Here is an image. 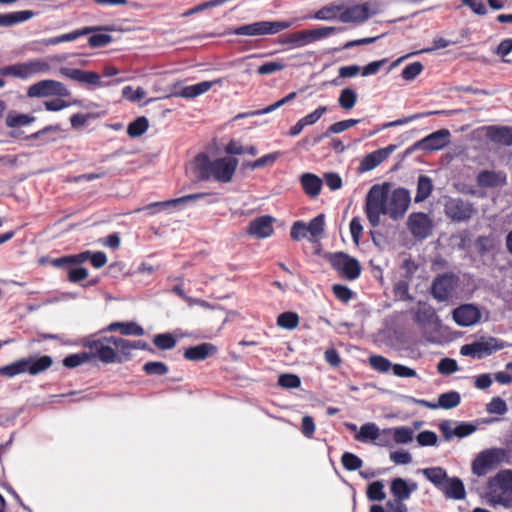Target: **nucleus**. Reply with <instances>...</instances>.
Returning <instances> with one entry per match:
<instances>
[{
    "label": "nucleus",
    "mask_w": 512,
    "mask_h": 512,
    "mask_svg": "<svg viewBox=\"0 0 512 512\" xmlns=\"http://www.w3.org/2000/svg\"><path fill=\"white\" fill-rule=\"evenodd\" d=\"M196 171L201 180H214L228 183L232 180L238 166V160L233 157L210 160L207 154L201 153L195 157Z\"/></svg>",
    "instance_id": "1"
},
{
    "label": "nucleus",
    "mask_w": 512,
    "mask_h": 512,
    "mask_svg": "<svg viewBox=\"0 0 512 512\" xmlns=\"http://www.w3.org/2000/svg\"><path fill=\"white\" fill-rule=\"evenodd\" d=\"M388 187L387 184L373 185L367 193L364 211L370 225H380V216L387 215Z\"/></svg>",
    "instance_id": "2"
},
{
    "label": "nucleus",
    "mask_w": 512,
    "mask_h": 512,
    "mask_svg": "<svg viewBox=\"0 0 512 512\" xmlns=\"http://www.w3.org/2000/svg\"><path fill=\"white\" fill-rule=\"evenodd\" d=\"M119 337L115 336H103L95 340L88 341L85 347L90 349V357L97 358L101 362L110 363H122L123 356L120 353V344L118 342Z\"/></svg>",
    "instance_id": "3"
},
{
    "label": "nucleus",
    "mask_w": 512,
    "mask_h": 512,
    "mask_svg": "<svg viewBox=\"0 0 512 512\" xmlns=\"http://www.w3.org/2000/svg\"><path fill=\"white\" fill-rule=\"evenodd\" d=\"M53 364L51 356L44 355L39 358L29 357L17 360L9 365L0 367V375L14 377L22 373L37 375L49 369Z\"/></svg>",
    "instance_id": "4"
},
{
    "label": "nucleus",
    "mask_w": 512,
    "mask_h": 512,
    "mask_svg": "<svg viewBox=\"0 0 512 512\" xmlns=\"http://www.w3.org/2000/svg\"><path fill=\"white\" fill-rule=\"evenodd\" d=\"M511 493L512 470H501L488 481V495L493 503L510 506Z\"/></svg>",
    "instance_id": "5"
},
{
    "label": "nucleus",
    "mask_w": 512,
    "mask_h": 512,
    "mask_svg": "<svg viewBox=\"0 0 512 512\" xmlns=\"http://www.w3.org/2000/svg\"><path fill=\"white\" fill-rule=\"evenodd\" d=\"M50 70L51 65L49 62L45 59L38 58L2 67L0 68V75L26 80L36 75L48 73Z\"/></svg>",
    "instance_id": "6"
},
{
    "label": "nucleus",
    "mask_w": 512,
    "mask_h": 512,
    "mask_svg": "<svg viewBox=\"0 0 512 512\" xmlns=\"http://www.w3.org/2000/svg\"><path fill=\"white\" fill-rule=\"evenodd\" d=\"M508 453L503 448H490L478 454L472 462V471L477 476H484L507 460Z\"/></svg>",
    "instance_id": "7"
},
{
    "label": "nucleus",
    "mask_w": 512,
    "mask_h": 512,
    "mask_svg": "<svg viewBox=\"0 0 512 512\" xmlns=\"http://www.w3.org/2000/svg\"><path fill=\"white\" fill-rule=\"evenodd\" d=\"M290 26L291 23L288 21H259L239 26L231 33L245 36L272 35L286 30Z\"/></svg>",
    "instance_id": "8"
},
{
    "label": "nucleus",
    "mask_w": 512,
    "mask_h": 512,
    "mask_svg": "<svg viewBox=\"0 0 512 512\" xmlns=\"http://www.w3.org/2000/svg\"><path fill=\"white\" fill-rule=\"evenodd\" d=\"M329 263L342 278L347 280H355L361 274L359 261L344 252H337L330 255Z\"/></svg>",
    "instance_id": "9"
},
{
    "label": "nucleus",
    "mask_w": 512,
    "mask_h": 512,
    "mask_svg": "<svg viewBox=\"0 0 512 512\" xmlns=\"http://www.w3.org/2000/svg\"><path fill=\"white\" fill-rule=\"evenodd\" d=\"M70 95V90L62 82L50 79L38 81L27 90V96L30 98L69 97Z\"/></svg>",
    "instance_id": "10"
},
{
    "label": "nucleus",
    "mask_w": 512,
    "mask_h": 512,
    "mask_svg": "<svg viewBox=\"0 0 512 512\" xmlns=\"http://www.w3.org/2000/svg\"><path fill=\"white\" fill-rule=\"evenodd\" d=\"M444 212L447 218L460 223L469 221L476 213V209L468 200L449 197L445 201Z\"/></svg>",
    "instance_id": "11"
},
{
    "label": "nucleus",
    "mask_w": 512,
    "mask_h": 512,
    "mask_svg": "<svg viewBox=\"0 0 512 512\" xmlns=\"http://www.w3.org/2000/svg\"><path fill=\"white\" fill-rule=\"evenodd\" d=\"M505 347L506 344L504 342L499 341L497 338L489 337L488 339L463 345L460 349V353L463 356L482 359Z\"/></svg>",
    "instance_id": "12"
},
{
    "label": "nucleus",
    "mask_w": 512,
    "mask_h": 512,
    "mask_svg": "<svg viewBox=\"0 0 512 512\" xmlns=\"http://www.w3.org/2000/svg\"><path fill=\"white\" fill-rule=\"evenodd\" d=\"M410 202L411 196L408 189L403 187L394 189L390 195L388 194L387 215L393 220L402 218L408 210Z\"/></svg>",
    "instance_id": "13"
},
{
    "label": "nucleus",
    "mask_w": 512,
    "mask_h": 512,
    "mask_svg": "<svg viewBox=\"0 0 512 512\" xmlns=\"http://www.w3.org/2000/svg\"><path fill=\"white\" fill-rule=\"evenodd\" d=\"M457 277L453 274L438 275L432 282L431 294L438 301L448 300L457 285Z\"/></svg>",
    "instance_id": "14"
},
{
    "label": "nucleus",
    "mask_w": 512,
    "mask_h": 512,
    "mask_svg": "<svg viewBox=\"0 0 512 512\" xmlns=\"http://www.w3.org/2000/svg\"><path fill=\"white\" fill-rule=\"evenodd\" d=\"M450 136L448 129H440L418 141L414 147L428 152L437 151L450 143Z\"/></svg>",
    "instance_id": "15"
},
{
    "label": "nucleus",
    "mask_w": 512,
    "mask_h": 512,
    "mask_svg": "<svg viewBox=\"0 0 512 512\" xmlns=\"http://www.w3.org/2000/svg\"><path fill=\"white\" fill-rule=\"evenodd\" d=\"M59 72L62 76L79 83H86L94 87H102L105 85V83L101 81L100 75L94 71L61 67Z\"/></svg>",
    "instance_id": "16"
},
{
    "label": "nucleus",
    "mask_w": 512,
    "mask_h": 512,
    "mask_svg": "<svg viewBox=\"0 0 512 512\" xmlns=\"http://www.w3.org/2000/svg\"><path fill=\"white\" fill-rule=\"evenodd\" d=\"M481 318L480 310L472 304H463L453 310L454 321L462 327L476 324Z\"/></svg>",
    "instance_id": "17"
},
{
    "label": "nucleus",
    "mask_w": 512,
    "mask_h": 512,
    "mask_svg": "<svg viewBox=\"0 0 512 512\" xmlns=\"http://www.w3.org/2000/svg\"><path fill=\"white\" fill-rule=\"evenodd\" d=\"M480 188H497L507 184V174L504 171L481 170L476 176Z\"/></svg>",
    "instance_id": "18"
},
{
    "label": "nucleus",
    "mask_w": 512,
    "mask_h": 512,
    "mask_svg": "<svg viewBox=\"0 0 512 512\" xmlns=\"http://www.w3.org/2000/svg\"><path fill=\"white\" fill-rule=\"evenodd\" d=\"M408 228L417 238H426L429 235L431 224L427 214L423 212L412 213L408 217Z\"/></svg>",
    "instance_id": "19"
},
{
    "label": "nucleus",
    "mask_w": 512,
    "mask_h": 512,
    "mask_svg": "<svg viewBox=\"0 0 512 512\" xmlns=\"http://www.w3.org/2000/svg\"><path fill=\"white\" fill-rule=\"evenodd\" d=\"M274 218L269 215L257 217L247 227V233L259 239L270 237L273 232Z\"/></svg>",
    "instance_id": "20"
},
{
    "label": "nucleus",
    "mask_w": 512,
    "mask_h": 512,
    "mask_svg": "<svg viewBox=\"0 0 512 512\" xmlns=\"http://www.w3.org/2000/svg\"><path fill=\"white\" fill-rule=\"evenodd\" d=\"M395 149L396 145L391 144L385 148H381L367 154L360 163V170L363 172L373 170L379 164L385 161Z\"/></svg>",
    "instance_id": "21"
},
{
    "label": "nucleus",
    "mask_w": 512,
    "mask_h": 512,
    "mask_svg": "<svg viewBox=\"0 0 512 512\" xmlns=\"http://www.w3.org/2000/svg\"><path fill=\"white\" fill-rule=\"evenodd\" d=\"M369 18V8L367 4L345 7L341 10L340 21L343 23H363Z\"/></svg>",
    "instance_id": "22"
},
{
    "label": "nucleus",
    "mask_w": 512,
    "mask_h": 512,
    "mask_svg": "<svg viewBox=\"0 0 512 512\" xmlns=\"http://www.w3.org/2000/svg\"><path fill=\"white\" fill-rule=\"evenodd\" d=\"M217 352L215 345L211 343H201L196 346H191L185 349L184 358L189 361H204L209 356L214 355Z\"/></svg>",
    "instance_id": "23"
},
{
    "label": "nucleus",
    "mask_w": 512,
    "mask_h": 512,
    "mask_svg": "<svg viewBox=\"0 0 512 512\" xmlns=\"http://www.w3.org/2000/svg\"><path fill=\"white\" fill-rule=\"evenodd\" d=\"M460 402V394L456 391H450L439 395L438 404L431 403L427 400H417L418 404L430 409H436L438 407H441L443 409H452L457 407L460 404Z\"/></svg>",
    "instance_id": "24"
},
{
    "label": "nucleus",
    "mask_w": 512,
    "mask_h": 512,
    "mask_svg": "<svg viewBox=\"0 0 512 512\" xmlns=\"http://www.w3.org/2000/svg\"><path fill=\"white\" fill-rule=\"evenodd\" d=\"M100 30H110V29L107 27L103 28V27H99V26H87V27H83L81 29L71 31L66 34H62L60 36H55V37L49 38L45 41V44L46 45H57L62 42L74 41L81 36H85V35L94 33L96 31H100Z\"/></svg>",
    "instance_id": "25"
},
{
    "label": "nucleus",
    "mask_w": 512,
    "mask_h": 512,
    "mask_svg": "<svg viewBox=\"0 0 512 512\" xmlns=\"http://www.w3.org/2000/svg\"><path fill=\"white\" fill-rule=\"evenodd\" d=\"M487 138L499 145H512V127L509 126H489L487 127Z\"/></svg>",
    "instance_id": "26"
},
{
    "label": "nucleus",
    "mask_w": 512,
    "mask_h": 512,
    "mask_svg": "<svg viewBox=\"0 0 512 512\" xmlns=\"http://www.w3.org/2000/svg\"><path fill=\"white\" fill-rule=\"evenodd\" d=\"M417 489L415 482L408 483L403 478H395L391 481L390 491L394 499L408 500L411 494Z\"/></svg>",
    "instance_id": "27"
},
{
    "label": "nucleus",
    "mask_w": 512,
    "mask_h": 512,
    "mask_svg": "<svg viewBox=\"0 0 512 512\" xmlns=\"http://www.w3.org/2000/svg\"><path fill=\"white\" fill-rule=\"evenodd\" d=\"M441 491L444 493L446 498L450 499L462 500L466 496L464 484L457 477L449 478Z\"/></svg>",
    "instance_id": "28"
},
{
    "label": "nucleus",
    "mask_w": 512,
    "mask_h": 512,
    "mask_svg": "<svg viewBox=\"0 0 512 512\" xmlns=\"http://www.w3.org/2000/svg\"><path fill=\"white\" fill-rule=\"evenodd\" d=\"M303 191L310 197H316L320 194L322 180L315 174L304 173L300 178Z\"/></svg>",
    "instance_id": "29"
},
{
    "label": "nucleus",
    "mask_w": 512,
    "mask_h": 512,
    "mask_svg": "<svg viewBox=\"0 0 512 512\" xmlns=\"http://www.w3.org/2000/svg\"><path fill=\"white\" fill-rule=\"evenodd\" d=\"M109 332L118 331L122 335L142 336L144 329L135 322H112L105 329Z\"/></svg>",
    "instance_id": "30"
},
{
    "label": "nucleus",
    "mask_w": 512,
    "mask_h": 512,
    "mask_svg": "<svg viewBox=\"0 0 512 512\" xmlns=\"http://www.w3.org/2000/svg\"><path fill=\"white\" fill-rule=\"evenodd\" d=\"M34 16L31 10L14 11L0 14V27H9L25 22Z\"/></svg>",
    "instance_id": "31"
},
{
    "label": "nucleus",
    "mask_w": 512,
    "mask_h": 512,
    "mask_svg": "<svg viewBox=\"0 0 512 512\" xmlns=\"http://www.w3.org/2000/svg\"><path fill=\"white\" fill-rule=\"evenodd\" d=\"M118 342L120 344V353L123 356V361H127L131 357L132 350H148L153 351L152 348L149 347V344L143 340H127L119 337Z\"/></svg>",
    "instance_id": "32"
},
{
    "label": "nucleus",
    "mask_w": 512,
    "mask_h": 512,
    "mask_svg": "<svg viewBox=\"0 0 512 512\" xmlns=\"http://www.w3.org/2000/svg\"><path fill=\"white\" fill-rule=\"evenodd\" d=\"M220 80L216 81H203L194 85L185 86L179 93V95L183 98H195L199 95H202L208 92L214 84L219 83Z\"/></svg>",
    "instance_id": "33"
},
{
    "label": "nucleus",
    "mask_w": 512,
    "mask_h": 512,
    "mask_svg": "<svg viewBox=\"0 0 512 512\" xmlns=\"http://www.w3.org/2000/svg\"><path fill=\"white\" fill-rule=\"evenodd\" d=\"M341 10H343V4L333 2L320 8L309 18L317 20H333L338 18L340 20Z\"/></svg>",
    "instance_id": "34"
},
{
    "label": "nucleus",
    "mask_w": 512,
    "mask_h": 512,
    "mask_svg": "<svg viewBox=\"0 0 512 512\" xmlns=\"http://www.w3.org/2000/svg\"><path fill=\"white\" fill-rule=\"evenodd\" d=\"M422 474L433 483L438 489H442L444 484L449 480V477L442 467H430L422 470Z\"/></svg>",
    "instance_id": "35"
},
{
    "label": "nucleus",
    "mask_w": 512,
    "mask_h": 512,
    "mask_svg": "<svg viewBox=\"0 0 512 512\" xmlns=\"http://www.w3.org/2000/svg\"><path fill=\"white\" fill-rule=\"evenodd\" d=\"M359 122V119H347L335 122L332 125H330L322 135L316 137L314 143H319L323 138L328 137L330 134H338L344 132L347 129L355 126Z\"/></svg>",
    "instance_id": "36"
},
{
    "label": "nucleus",
    "mask_w": 512,
    "mask_h": 512,
    "mask_svg": "<svg viewBox=\"0 0 512 512\" xmlns=\"http://www.w3.org/2000/svg\"><path fill=\"white\" fill-rule=\"evenodd\" d=\"M433 183L429 176L420 175L417 182V190L414 201L420 203L425 201L432 193Z\"/></svg>",
    "instance_id": "37"
},
{
    "label": "nucleus",
    "mask_w": 512,
    "mask_h": 512,
    "mask_svg": "<svg viewBox=\"0 0 512 512\" xmlns=\"http://www.w3.org/2000/svg\"><path fill=\"white\" fill-rule=\"evenodd\" d=\"M380 438V429L375 423H366L360 427L355 435V439L359 442L366 443L368 441H377Z\"/></svg>",
    "instance_id": "38"
},
{
    "label": "nucleus",
    "mask_w": 512,
    "mask_h": 512,
    "mask_svg": "<svg viewBox=\"0 0 512 512\" xmlns=\"http://www.w3.org/2000/svg\"><path fill=\"white\" fill-rule=\"evenodd\" d=\"M384 434H391L393 440L399 444L409 443L413 439V430L405 426L384 429Z\"/></svg>",
    "instance_id": "39"
},
{
    "label": "nucleus",
    "mask_w": 512,
    "mask_h": 512,
    "mask_svg": "<svg viewBox=\"0 0 512 512\" xmlns=\"http://www.w3.org/2000/svg\"><path fill=\"white\" fill-rule=\"evenodd\" d=\"M279 42L281 44H291L294 47H301L311 43L307 30H301L289 35H285L280 38Z\"/></svg>",
    "instance_id": "40"
},
{
    "label": "nucleus",
    "mask_w": 512,
    "mask_h": 512,
    "mask_svg": "<svg viewBox=\"0 0 512 512\" xmlns=\"http://www.w3.org/2000/svg\"><path fill=\"white\" fill-rule=\"evenodd\" d=\"M441 429L447 438L451 436L463 438L472 434L476 430V426L471 423L462 422L458 424L452 431H449V429L444 425L441 426Z\"/></svg>",
    "instance_id": "41"
},
{
    "label": "nucleus",
    "mask_w": 512,
    "mask_h": 512,
    "mask_svg": "<svg viewBox=\"0 0 512 512\" xmlns=\"http://www.w3.org/2000/svg\"><path fill=\"white\" fill-rule=\"evenodd\" d=\"M148 127V119L144 116H141L136 118L128 125L127 134L132 138H136L143 135L147 131Z\"/></svg>",
    "instance_id": "42"
},
{
    "label": "nucleus",
    "mask_w": 512,
    "mask_h": 512,
    "mask_svg": "<svg viewBox=\"0 0 512 512\" xmlns=\"http://www.w3.org/2000/svg\"><path fill=\"white\" fill-rule=\"evenodd\" d=\"M153 344L160 350H170L176 346L177 339L171 333H160L154 336Z\"/></svg>",
    "instance_id": "43"
},
{
    "label": "nucleus",
    "mask_w": 512,
    "mask_h": 512,
    "mask_svg": "<svg viewBox=\"0 0 512 512\" xmlns=\"http://www.w3.org/2000/svg\"><path fill=\"white\" fill-rule=\"evenodd\" d=\"M436 318V312L431 306L419 308L415 313V321L420 325L432 324Z\"/></svg>",
    "instance_id": "44"
},
{
    "label": "nucleus",
    "mask_w": 512,
    "mask_h": 512,
    "mask_svg": "<svg viewBox=\"0 0 512 512\" xmlns=\"http://www.w3.org/2000/svg\"><path fill=\"white\" fill-rule=\"evenodd\" d=\"M410 280H398L393 287V294L395 298L401 301H412L413 297L409 293Z\"/></svg>",
    "instance_id": "45"
},
{
    "label": "nucleus",
    "mask_w": 512,
    "mask_h": 512,
    "mask_svg": "<svg viewBox=\"0 0 512 512\" xmlns=\"http://www.w3.org/2000/svg\"><path fill=\"white\" fill-rule=\"evenodd\" d=\"M357 102V94L351 88H345L341 91L338 103L341 108L351 110Z\"/></svg>",
    "instance_id": "46"
},
{
    "label": "nucleus",
    "mask_w": 512,
    "mask_h": 512,
    "mask_svg": "<svg viewBox=\"0 0 512 512\" xmlns=\"http://www.w3.org/2000/svg\"><path fill=\"white\" fill-rule=\"evenodd\" d=\"M299 324V316L295 312H283L277 318V325L285 329H295Z\"/></svg>",
    "instance_id": "47"
},
{
    "label": "nucleus",
    "mask_w": 512,
    "mask_h": 512,
    "mask_svg": "<svg viewBox=\"0 0 512 512\" xmlns=\"http://www.w3.org/2000/svg\"><path fill=\"white\" fill-rule=\"evenodd\" d=\"M368 361L371 368L380 373H387L392 368L390 360L381 355H371Z\"/></svg>",
    "instance_id": "48"
},
{
    "label": "nucleus",
    "mask_w": 512,
    "mask_h": 512,
    "mask_svg": "<svg viewBox=\"0 0 512 512\" xmlns=\"http://www.w3.org/2000/svg\"><path fill=\"white\" fill-rule=\"evenodd\" d=\"M367 497L371 501H382L385 499L384 485L381 481H374L368 485Z\"/></svg>",
    "instance_id": "49"
},
{
    "label": "nucleus",
    "mask_w": 512,
    "mask_h": 512,
    "mask_svg": "<svg viewBox=\"0 0 512 512\" xmlns=\"http://www.w3.org/2000/svg\"><path fill=\"white\" fill-rule=\"evenodd\" d=\"M308 233L312 237H318L323 234L325 227V216L324 214H319L314 217L308 224H306Z\"/></svg>",
    "instance_id": "50"
},
{
    "label": "nucleus",
    "mask_w": 512,
    "mask_h": 512,
    "mask_svg": "<svg viewBox=\"0 0 512 512\" xmlns=\"http://www.w3.org/2000/svg\"><path fill=\"white\" fill-rule=\"evenodd\" d=\"M341 463L343 467L348 471H356L363 465L361 458L350 452H345L342 454Z\"/></svg>",
    "instance_id": "51"
},
{
    "label": "nucleus",
    "mask_w": 512,
    "mask_h": 512,
    "mask_svg": "<svg viewBox=\"0 0 512 512\" xmlns=\"http://www.w3.org/2000/svg\"><path fill=\"white\" fill-rule=\"evenodd\" d=\"M143 371L147 375H166L169 371L168 366L160 361H149L143 365Z\"/></svg>",
    "instance_id": "52"
},
{
    "label": "nucleus",
    "mask_w": 512,
    "mask_h": 512,
    "mask_svg": "<svg viewBox=\"0 0 512 512\" xmlns=\"http://www.w3.org/2000/svg\"><path fill=\"white\" fill-rule=\"evenodd\" d=\"M34 117L27 114H8L6 117V125L10 128L25 126L34 121Z\"/></svg>",
    "instance_id": "53"
},
{
    "label": "nucleus",
    "mask_w": 512,
    "mask_h": 512,
    "mask_svg": "<svg viewBox=\"0 0 512 512\" xmlns=\"http://www.w3.org/2000/svg\"><path fill=\"white\" fill-rule=\"evenodd\" d=\"M90 355L86 352L70 354L63 359V365L67 368H76L89 361Z\"/></svg>",
    "instance_id": "54"
},
{
    "label": "nucleus",
    "mask_w": 512,
    "mask_h": 512,
    "mask_svg": "<svg viewBox=\"0 0 512 512\" xmlns=\"http://www.w3.org/2000/svg\"><path fill=\"white\" fill-rule=\"evenodd\" d=\"M486 410L490 414L503 415L508 411L506 402L500 397H493L487 404Z\"/></svg>",
    "instance_id": "55"
},
{
    "label": "nucleus",
    "mask_w": 512,
    "mask_h": 512,
    "mask_svg": "<svg viewBox=\"0 0 512 512\" xmlns=\"http://www.w3.org/2000/svg\"><path fill=\"white\" fill-rule=\"evenodd\" d=\"M278 385L288 389L299 388L301 385V380L299 376L295 374H281L278 378Z\"/></svg>",
    "instance_id": "56"
},
{
    "label": "nucleus",
    "mask_w": 512,
    "mask_h": 512,
    "mask_svg": "<svg viewBox=\"0 0 512 512\" xmlns=\"http://www.w3.org/2000/svg\"><path fill=\"white\" fill-rule=\"evenodd\" d=\"M307 31L309 34L310 42L312 43L325 37H328L331 34H334L335 32L338 31V29L335 27H319L315 29H309Z\"/></svg>",
    "instance_id": "57"
},
{
    "label": "nucleus",
    "mask_w": 512,
    "mask_h": 512,
    "mask_svg": "<svg viewBox=\"0 0 512 512\" xmlns=\"http://www.w3.org/2000/svg\"><path fill=\"white\" fill-rule=\"evenodd\" d=\"M423 71V65L420 62L408 64L401 72V76L406 81L414 80Z\"/></svg>",
    "instance_id": "58"
},
{
    "label": "nucleus",
    "mask_w": 512,
    "mask_h": 512,
    "mask_svg": "<svg viewBox=\"0 0 512 512\" xmlns=\"http://www.w3.org/2000/svg\"><path fill=\"white\" fill-rule=\"evenodd\" d=\"M278 157H279V152L266 154V155L258 158L257 160L248 163L246 166L251 169H258V168L264 167L266 165L273 164L278 159Z\"/></svg>",
    "instance_id": "59"
},
{
    "label": "nucleus",
    "mask_w": 512,
    "mask_h": 512,
    "mask_svg": "<svg viewBox=\"0 0 512 512\" xmlns=\"http://www.w3.org/2000/svg\"><path fill=\"white\" fill-rule=\"evenodd\" d=\"M437 370L441 374L449 375L458 371V364L456 360L452 358H443L439 361Z\"/></svg>",
    "instance_id": "60"
},
{
    "label": "nucleus",
    "mask_w": 512,
    "mask_h": 512,
    "mask_svg": "<svg viewBox=\"0 0 512 512\" xmlns=\"http://www.w3.org/2000/svg\"><path fill=\"white\" fill-rule=\"evenodd\" d=\"M308 234V230L306 227V223L303 221H296L293 223L291 229H290V237L294 241H300L301 239L305 238Z\"/></svg>",
    "instance_id": "61"
},
{
    "label": "nucleus",
    "mask_w": 512,
    "mask_h": 512,
    "mask_svg": "<svg viewBox=\"0 0 512 512\" xmlns=\"http://www.w3.org/2000/svg\"><path fill=\"white\" fill-rule=\"evenodd\" d=\"M332 291L335 297L344 303L349 302L353 297L352 290L349 289L347 286L341 284H334L332 287Z\"/></svg>",
    "instance_id": "62"
},
{
    "label": "nucleus",
    "mask_w": 512,
    "mask_h": 512,
    "mask_svg": "<svg viewBox=\"0 0 512 512\" xmlns=\"http://www.w3.org/2000/svg\"><path fill=\"white\" fill-rule=\"evenodd\" d=\"M416 439L420 446H434L438 441V436L433 431L425 430L418 433Z\"/></svg>",
    "instance_id": "63"
},
{
    "label": "nucleus",
    "mask_w": 512,
    "mask_h": 512,
    "mask_svg": "<svg viewBox=\"0 0 512 512\" xmlns=\"http://www.w3.org/2000/svg\"><path fill=\"white\" fill-rule=\"evenodd\" d=\"M494 53L501 57L503 61L504 59H509L510 57L508 56L512 54V38L502 40L494 50Z\"/></svg>",
    "instance_id": "64"
}]
</instances>
